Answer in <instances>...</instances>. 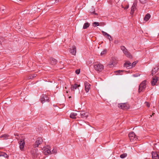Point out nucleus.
<instances>
[{
  "label": "nucleus",
  "mask_w": 159,
  "mask_h": 159,
  "mask_svg": "<svg viewBox=\"0 0 159 159\" xmlns=\"http://www.w3.org/2000/svg\"><path fill=\"white\" fill-rule=\"evenodd\" d=\"M95 70L98 72L102 71L103 69V65L99 62H95L94 64Z\"/></svg>",
  "instance_id": "f257e3e1"
},
{
  "label": "nucleus",
  "mask_w": 159,
  "mask_h": 159,
  "mask_svg": "<svg viewBox=\"0 0 159 159\" xmlns=\"http://www.w3.org/2000/svg\"><path fill=\"white\" fill-rule=\"evenodd\" d=\"M121 49L123 51L124 54L127 57L130 58H132V56L130 53L128 51L127 49L123 46H122L120 47Z\"/></svg>",
  "instance_id": "f03ea898"
},
{
  "label": "nucleus",
  "mask_w": 159,
  "mask_h": 159,
  "mask_svg": "<svg viewBox=\"0 0 159 159\" xmlns=\"http://www.w3.org/2000/svg\"><path fill=\"white\" fill-rule=\"evenodd\" d=\"M129 139L131 142H134L137 141L138 138L136 136L135 134L133 132L129 134Z\"/></svg>",
  "instance_id": "7ed1b4c3"
},
{
  "label": "nucleus",
  "mask_w": 159,
  "mask_h": 159,
  "mask_svg": "<svg viewBox=\"0 0 159 159\" xmlns=\"http://www.w3.org/2000/svg\"><path fill=\"white\" fill-rule=\"evenodd\" d=\"M146 87V81H143L139 85V92H141L144 90Z\"/></svg>",
  "instance_id": "20e7f679"
},
{
  "label": "nucleus",
  "mask_w": 159,
  "mask_h": 159,
  "mask_svg": "<svg viewBox=\"0 0 159 159\" xmlns=\"http://www.w3.org/2000/svg\"><path fill=\"white\" fill-rule=\"evenodd\" d=\"M40 101L43 104L45 102H48L49 101V98L46 95L43 94L41 97Z\"/></svg>",
  "instance_id": "39448f33"
},
{
  "label": "nucleus",
  "mask_w": 159,
  "mask_h": 159,
  "mask_svg": "<svg viewBox=\"0 0 159 159\" xmlns=\"http://www.w3.org/2000/svg\"><path fill=\"white\" fill-rule=\"evenodd\" d=\"M43 153L45 155H47L50 154L51 152L50 150V147L48 146L44 147L43 148Z\"/></svg>",
  "instance_id": "423d86ee"
},
{
  "label": "nucleus",
  "mask_w": 159,
  "mask_h": 159,
  "mask_svg": "<svg viewBox=\"0 0 159 159\" xmlns=\"http://www.w3.org/2000/svg\"><path fill=\"white\" fill-rule=\"evenodd\" d=\"M118 107L123 110L127 109L129 108V105L126 103H120L118 104Z\"/></svg>",
  "instance_id": "0eeeda50"
},
{
  "label": "nucleus",
  "mask_w": 159,
  "mask_h": 159,
  "mask_svg": "<svg viewBox=\"0 0 159 159\" xmlns=\"http://www.w3.org/2000/svg\"><path fill=\"white\" fill-rule=\"evenodd\" d=\"M43 140L41 138H38L36 141L35 143L33 144V146L34 148H36L41 144L43 142Z\"/></svg>",
  "instance_id": "6e6552de"
},
{
  "label": "nucleus",
  "mask_w": 159,
  "mask_h": 159,
  "mask_svg": "<svg viewBox=\"0 0 159 159\" xmlns=\"http://www.w3.org/2000/svg\"><path fill=\"white\" fill-rule=\"evenodd\" d=\"M91 85L87 82L84 83L85 90L86 93H88L91 88Z\"/></svg>",
  "instance_id": "1a4fd4ad"
},
{
  "label": "nucleus",
  "mask_w": 159,
  "mask_h": 159,
  "mask_svg": "<svg viewBox=\"0 0 159 159\" xmlns=\"http://www.w3.org/2000/svg\"><path fill=\"white\" fill-rule=\"evenodd\" d=\"M137 6V2H135L131 7V10L130 11V14H133L135 10L136 9Z\"/></svg>",
  "instance_id": "9d476101"
},
{
  "label": "nucleus",
  "mask_w": 159,
  "mask_h": 159,
  "mask_svg": "<svg viewBox=\"0 0 159 159\" xmlns=\"http://www.w3.org/2000/svg\"><path fill=\"white\" fill-rule=\"evenodd\" d=\"M159 78L157 76L153 77L152 80L151 81V84L152 85H157V82Z\"/></svg>",
  "instance_id": "9b49d317"
},
{
  "label": "nucleus",
  "mask_w": 159,
  "mask_h": 159,
  "mask_svg": "<svg viewBox=\"0 0 159 159\" xmlns=\"http://www.w3.org/2000/svg\"><path fill=\"white\" fill-rule=\"evenodd\" d=\"M152 157L153 159H159V153L155 152H152Z\"/></svg>",
  "instance_id": "f8f14e48"
},
{
  "label": "nucleus",
  "mask_w": 159,
  "mask_h": 159,
  "mask_svg": "<svg viewBox=\"0 0 159 159\" xmlns=\"http://www.w3.org/2000/svg\"><path fill=\"white\" fill-rule=\"evenodd\" d=\"M70 52L73 55H75L76 53V48L75 46H73L72 48V49H70Z\"/></svg>",
  "instance_id": "ddd939ff"
},
{
  "label": "nucleus",
  "mask_w": 159,
  "mask_h": 159,
  "mask_svg": "<svg viewBox=\"0 0 159 159\" xmlns=\"http://www.w3.org/2000/svg\"><path fill=\"white\" fill-rule=\"evenodd\" d=\"M132 64L129 61L126 62L124 64V67H126L127 69L131 68Z\"/></svg>",
  "instance_id": "4468645a"
},
{
  "label": "nucleus",
  "mask_w": 159,
  "mask_h": 159,
  "mask_svg": "<svg viewBox=\"0 0 159 159\" xmlns=\"http://www.w3.org/2000/svg\"><path fill=\"white\" fill-rule=\"evenodd\" d=\"M80 115L81 117L82 118H86L88 117V114L87 112L83 111H81Z\"/></svg>",
  "instance_id": "2eb2a0df"
},
{
  "label": "nucleus",
  "mask_w": 159,
  "mask_h": 159,
  "mask_svg": "<svg viewBox=\"0 0 159 159\" xmlns=\"http://www.w3.org/2000/svg\"><path fill=\"white\" fill-rule=\"evenodd\" d=\"M80 86V85H78L77 84H75L74 85H71V90L75 91V89H76L78 87Z\"/></svg>",
  "instance_id": "dca6fc26"
},
{
  "label": "nucleus",
  "mask_w": 159,
  "mask_h": 159,
  "mask_svg": "<svg viewBox=\"0 0 159 159\" xmlns=\"http://www.w3.org/2000/svg\"><path fill=\"white\" fill-rule=\"evenodd\" d=\"M77 115V114L75 112L71 113L70 115V117L73 119H75L76 118V116Z\"/></svg>",
  "instance_id": "f3484780"
},
{
  "label": "nucleus",
  "mask_w": 159,
  "mask_h": 159,
  "mask_svg": "<svg viewBox=\"0 0 159 159\" xmlns=\"http://www.w3.org/2000/svg\"><path fill=\"white\" fill-rule=\"evenodd\" d=\"M50 62L52 65H55L57 64V61L53 58L50 59Z\"/></svg>",
  "instance_id": "a211bd4d"
},
{
  "label": "nucleus",
  "mask_w": 159,
  "mask_h": 159,
  "mask_svg": "<svg viewBox=\"0 0 159 159\" xmlns=\"http://www.w3.org/2000/svg\"><path fill=\"white\" fill-rule=\"evenodd\" d=\"M150 15L149 14H147L144 18V20L146 21H147L150 18Z\"/></svg>",
  "instance_id": "6ab92c4d"
},
{
  "label": "nucleus",
  "mask_w": 159,
  "mask_h": 159,
  "mask_svg": "<svg viewBox=\"0 0 159 159\" xmlns=\"http://www.w3.org/2000/svg\"><path fill=\"white\" fill-rule=\"evenodd\" d=\"M158 68L157 67L156 68H154V69L152 70L151 73V74L152 75L155 74L156 72L158 70Z\"/></svg>",
  "instance_id": "aec40b11"
},
{
  "label": "nucleus",
  "mask_w": 159,
  "mask_h": 159,
  "mask_svg": "<svg viewBox=\"0 0 159 159\" xmlns=\"http://www.w3.org/2000/svg\"><path fill=\"white\" fill-rule=\"evenodd\" d=\"M51 152L50 154H56L57 152V149L56 148H53V150L51 151Z\"/></svg>",
  "instance_id": "412c9836"
},
{
  "label": "nucleus",
  "mask_w": 159,
  "mask_h": 159,
  "mask_svg": "<svg viewBox=\"0 0 159 159\" xmlns=\"http://www.w3.org/2000/svg\"><path fill=\"white\" fill-rule=\"evenodd\" d=\"M89 24L87 22L85 23L84 25L83 28L84 29H87L89 26Z\"/></svg>",
  "instance_id": "4be33fe9"
},
{
  "label": "nucleus",
  "mask_w": 159,
  "mask_h": 159,
  "mask_svg": "<svg viewBox=\"0 0 159 159\" xmlns=\"http://www.w3.org/2000/svg\"><path fill=\"white\" fill-rule=\"evenodd\" d=\"M18 143L19 145H25V142L24 140L22 139H20Z\"/></svg>",
  "instance_id": "5701e85b"
},
{
  "label": "nucleus",
  "mask_w": 159,
  "mask_h": 159,
  "mask_svg": "<svg viewBox=\"0 0 159 159\" xmlns=\"http://www.w3.org/2000/svg\"><path fill=\"white\" fill-rule=\"evenodd\" d=\"M8 137V135L6 134H5L1 136V138H3V139H7Z\"/></svg>",
  "instance_id": "b1692460"
},
{
  "label": "nucleus",
  "mask_w": 159,
  "mask_h": 159,
  "mask_svg": "<svg viewBox=\"0 0 159 159\" xmlns=\"http://www.w3.org/2000/svg\"><path fill=\"white\" fill-rule=\"evenodd\" d=\"M102 32L103 35H104L105 36H107L108 37H109L110 36V35L107 33L106 32L104 31H102Z\"/></svg>",
  "instance_id": "393cba45"
},
{
  "label": "nucleus",
  "mask_w": 159,
  "mask_h": 159,
  "mask_svg": "<svg viewBox=\"0 0 159 159\" xmlns=\"http://www.w3.org/2000/svg\"><path fill=\"white\" fill-rule=\"evenodd\" d=\"M127 156L126 153H123L120 156V157L121 158H124L125 157Z\"/></svg>",
  "instance_id": "a878e982"
},
{
  "label": "nucleus",
  "mask_w": 159,
  "mask_h": 159,
  "mask_svg": "<svg viewBox=\"0 0 159 159\" xmlns=\"http://www.w3.org/2000/svg\"><path fill=\"white\" fill-rule=\"evenodd\" d=\"M107 50L106 49L102 51L101 52V55L102 56L104 54H105L106 53Z\"/></svg>",
  "instance_id": "bb28decb"
},
{
  "label": "nucleus",
  "mask_w": 159,
  "mask_h": 159,
  "mask_svg": "<svg viewBox=\"0 0 159 159\" xmlns=\"http://www.w3.org/2000/svg\"><path fill=\"white\" fill-rule=\"evenodd\" d=\"M139 1L142 4L146 3L147 2V0H139Z\"/></svg>",
  "instance_id": "cd10ccee"
},
{
  "label": "nucleus",
  "mask_w": 159,
  "mask_h": 159,
  "mask_svg": "<svg viewBox=\"0 0 159 159\" xmlns=\"http://www.w3.org/2000/svg\"><path fill=\"white\" fill-rule=\"evenodd\" d=\"M93 25L94 26H98L99 25V23L98 22H94L93 24Z\"/></svg>",
  "instance_id": "c85d7f7f"
},
{
  "label": "nucleus",
  "mask_w": 159,
  "mask_h": 159,
  "mask_svg": "<svg viewBox=\"0 0 159 159\" xmlns=\"http://www.w3.org/2000/svg\"><path fill=\"white\" fill-rule=\"evenodd\" d=\"M21 151H23L24 150L25 145H21V144L19 145Z\"/></svg>",
  "instance_id": "c756f323"
},
{
  "label": "nucleus",
  "mask_w": 159,
  "mask_h": 159,
  "mask_svg": "<svg viewBox=\"0 0 159 159\" xmlns=\"http://www.w3.org/2000/svg\"><path fill=\"white\" fill-rule=\"evenodd\" d=\"M122 71H123L121 70H117L116 71H115V72L117 73V74H116V75H117L118 74H120V75H121L122 74L120 73L122 72Z\"/></svg>",
  "instance_id": "7c9ffc66"
},
{
  "label": "nucleus",
  "mask_w": 159,
  "mask_h": 159,
  "mask_svg": "<svg viewBox=\"0 0 159 159\" xmlns=\"http://www.w3.org/2000/svg\"><path fill=\"white\" fill-rule=\"evenodd\" d=\"M0 156H3L5 157H8V155L5 153L1 154V155H0Z\"/></svg>",
  "instance_id": "2f4dec72"
},
{
  "label": "nucleus",
  "mask_w": 159,
  "mask_h": 159,
  "mask_svg": "<svg viewBox=\"0 0 159 159\" xmlns=\"http://www.w3.org/2000/svg\"><path fill=\"white\" fill-rule=\"evenodd\" d=\"M36 76V75L35 74H32L29 77V79H32L33 78L35 77Z\"/></svg>",
  "instance_id": "473e14b6"
},
{
  "label": "nucleus",
  "mask_w": 159,
  "mask_h": 159,
  "mask_svg": "<svg viewBox=\"0 0 159 159\" xmlns=\"http://www.w3.org/2000/svg\"><path fill=\"white\" fill-rule=\"evenodd\" d=\"M115 64L113 63H112L111 64H109L108 65L109 66V67L110 68H112L113 66H114Z\"/></svg>",
  "instance_id": "72a5a7b5"
},
{
  "label": "nucleus",
  "mask_w": 159,
  "mask_h": 159,
  "mask_svg": "<svg viewBox=\"0 0 159 159\" xmlns=\"http://www.w3.org/2000/svg\"><path fill=\"white\" fill-rule=\"evenodd\" d=\"M80 72V69H77L75 70V73L77 74H79Z\"/></svg>",
  "instance_id": "f704fd0d"
},
{
  "label": "nucleus",
  "mask_w": 159,
  "mask_h": 159,
  "mask_svg": "<svg viewBox=\"0 0 159 159\" xmlns=\"http://www.w3.org/2000/svg\"><path fill=\"white\" fill-rule=\"evenodd\" d=\"M137 63V62H133L132 64V66H131V67H133L134 66H135V65Z\"/></svg>",
  "instance_id": "c9c22d12"
},
{
  "label": "nucleus",
  "mask_w": 159,
  "mask_h": 159,
  "mask_svg": "<svg viewBox=\"0 0 159 159\" xmlns=\"http://www.w3.org/2000/svg\"><path fill=\"white\" fill-rule=\"evenodd\" d=\"M108 39H109L110 41H112V38L111 37L110 35L109 37H107Z\"/></svg>",
  "instance_id": "e433bc0d"
},
{
  "label": "nucleus",
  "mask_w": 159,
  "mask_h": 159,
  "mask_svg": "<svg viewBox=\"0 0 159 159\" xmlns=\"http://www.w3.org/2000/svg\"><path fill=\"white\" fill-rule=\"evenodd\" d=\"M145 103L146 104V106L148 107H150V104L148 102H145Z\"/></svg>",
  "instance_id": "4c0bfd02"
},
{
  "label": "nucleus",
  "mask_w": 159,
  "mask_h": 159,
  "mask_svg": "<svg viewBox=\"0 0 159 159\" xmlns=\"http://www.w3.org/2000/svg\"><path fill=\"white\" fill-rule=\"evenodd\" d=\"M129 8V6H126L125 8V9H127Z\"/></svg>",
  "instance_id": "58836bf2"
},
{
  "label": "nucleus",
  "mask_w": 159,
  "mask_h": 159,
  "mask_svg": "<svg viewBox=\"0 0 159 159\" xmlns=\"http://www.w3.org/2000/svg\"><path fill=\"white\" fill-rule=\"evenodd\" d=\"M61 0H56V2H58L61 1Z\"/></svg>",
  "instance_id": "ea45409f"
},
{
  "label": "nucleus",
  "mask_w": 159,
  "mask_h": 159,
  "mask_svg": "<svg viewBox=\"0 0 159 159\" xmlns=\"http://www.w3.org/2000/svg\"><path fill=\"white\" fill-rule=\"evenodd\" d=\"M35 151L36 152V157H37V155L38 156V155L37 154V153L36 152V150H35Z\"/></svg>",
  "instance_id": "a19ab883"
},
{
  "label": "nucleus",
  "mask_w": 159,
  "mask_h": 159,
  "mask_svg": "<svg viewBox=\"0 0 159 159\" xmlns=\"http://www.w3.org/2000/svg\"><path fill=\"white\" fill-rule=\"evenodd\" d=\"M154 114V113H153L152 114V115L150 116V117H152V116H153V115Z\"/></svg>",
  "instance_id": "79ce46f5"
},
{
  "label": "nucleus",
  "mask_w": 159,
  "mask_h": 159,
  "mask_svg": "<svg viewBox=\"0 0 159 159\" xmlns=\"http://www.w3.org/2000/svg\"><path fill=\"white\" fill-rule=\"evenodd\" d=\"M95 15H97V13H95Z\"/></svg>",
  "instance_id": "37998d69"
},
{
  "label": "nucleus",
  "mask_w": 159,
  "mask_h": 159,
  "mask_svg": "<svg viewBox=\"0 0 159 159\" xmlns=\"http://www.w3.org/2000/svg\"><path fill=\"white\" fill-rule=\"evenodd\" d=\"M92 13H94V12H92Z\"/></svg>",
  "instance_id": "c03bdc74"
}]
</instances>
